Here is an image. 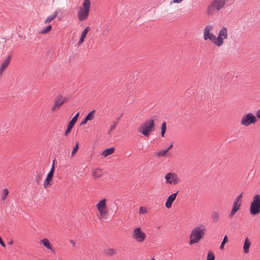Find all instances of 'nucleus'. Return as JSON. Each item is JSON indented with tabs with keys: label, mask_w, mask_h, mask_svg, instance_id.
<instances>
[{
	"label": "nucleus",
	"mask_w": 260,
	"mask_h": 260,
	"mask_svg": "<svg viewBox=\"0 0 260 260\" xmlns=\"http://www.w3.org/2000/svg\"><path fill=\"white\" fill-rule=\"evenodd\" d=\"M206 232V226L203 224H199L194 228L189 235V244L192 245L199 243L205 236Z\"/></svg>",
	"instance_id": "obj_1"
},
{
	"label": "nucleus",
	"mask_w": 260,
	"mask_h": 260,
	"mask_svg": "<svg viewBox=\"0 0 260 260\" xmlns=\"http://www.w3.org/2000/svg\"><path fill=\"white\" fill-rule=\"evenodd\" d=\"M154 129V120L153 119H150L142 123L138 128V131L145 137H148Z\"/></svg>",
	"instance_id": "obj_2"
},
{
	"label": "nucleus",
	"mask_w": 260,
	"mask_h": 260,
	"mask_svg": "<svg viewBox=\"0 0 260 260\" xmlns=\"http://www.w3.org/2000/svg\"><path fill=\"white\" fill-rule=\"evenodd\" d=\"M228 30L226 27L222 26L215 36L214 45L217 47H221L224 43V41L228 39Z\"/></svg>",
	"instance_id": "obj_3"
},
{
	"label": "nucleus",
	"mask_w": 260,
	"mask_h": 260,
	"mask_svg": "<svg viewBox=\"0 0 260 260\" xmlns=\"http://www.w3.org/2000/svg\"><path fill=\"white\" fill-rule=\"evenodd\" d=\"M257 122L255 115L251 112L244 114L240 119V123L244 127L254 125Z\"/></svg>",
	"instance_id": "obj_4"
},
{
	"label": "nucleus",
	"mask_w": 260,
	"mask_h": 260,
	"mask_svg": "<svg viewBox=\"0 0 260 260\" xmlns=\"http://www.w3.org/2000/svg\"><path fill=\"white\" fill-rule=\"evenodd\" d=\"M228 0H214L207 8V14L212 15L223 8Z\"/></svg>",
	"instance_id": "obj_5"
},
{
	"label": "nucleus",
	"mask_w": 260,
	"mask_h": 260,
	"mask_svg": "<svg viewBox=\"0 0 260 260\" xmlns=\"http://www.w3.org/2000/svg\"><path fill=\"white\" fill-rule=\"evenodd\" d=\"M90 8V0H83L82 7L78 12V17L79 21L86 20L89 15Z\"/></svg>",
	"instance_id": "obj_6"
},
{
	"label": "nucleus",
	"mask_w": 260,
	"mask_h": 260,
	"mask_svg": "<svg viewBox=\"0 0 260 260\" xmlns=\"http://www.w3.org/2000/svg\"><path fill=\"white\" fill-rule=\"evenodd\" d=\"M213 28L212 24L206 25L203 30V37L204 41H210L214 44L216 35L213 32Z\"/></svg>",
	"instance_id": "obj_7"
},
{
	"label": "nucleus",
	"mask_w": 260,
	"mask_h": 260,
	"mask_svg": "<svg viewBox=\"0 0 260 260\" xmlns=\"http://www.w3.org/2000/svg\"><path fill=\"white\" fill-rule=\"evenodd\" d=\"M165 179L166 183L170 185H175L181 182L180 178L174 173H167L165 176Z\"/></svg>",
	"instance_id": "obj_8"
},
{
	"label": "nucleus",
	"mask_w": 260,
	"mask_h": 260,
	"mask_svg": "<svg viewBox=\"0 0 260 260\" xmlns=\"http://www.w3.org/2000/svg\"><path fill=\"white\" fill-rule=\"evenodd\" d=\"M54 161L55 160H53L52 168L44 181L43 186L44 188L50 187L53 184V178L55 171Z\"/></svg>",
	"instance_id": "obj_9"
},
{
	"label": "nucleus",
	"mask_w": 260,
	"mask_h": 260,
	"mask_svg": "<svg viewBox=\"0 0 260 260\" xmlns=\"http://www.w3.org/2000/svg\"><path fill=\"white\" fill-rule=\"evenodd\" d=\"M132 236L139 242H144L146 237V234L142 231L140 228H137L134 230Z\"/></svg>",
	"instance_id": "obj_10"
},
{
	"label": "nucleus",
	"mask_w": 260,
	"mask_h": 260,
	"mask_svg": "<svg viewBox=\"0 0 260 260\" xmlns=\"http://www.w3.org/2000/svg\"><path fill=\"white\" fill-rule=\"evenodd\" d=\"M250 211H260V195L255 194L251 203Z\"/></svg>",
	"instance_id": "obj_11"
},
{
	"label": "nucleus",
	"mask_w": 260,
	"mask_h": 260,
	"mask_svg": "<svg viewBox=\"0 0 260 260\" xmlns=\"http://www.w3.org/2000/svg\"><path fill=\"white\" fill-rule=\"evenodd\" d=\"M243 198V192L239 194L234 200L232 211H238L241 210Z\"/></svg>",
	"instance_id": "obj_12"
},
{
	"label": "nucleus",
	"mask_w": 260,
	"mask_h": 260,
	"mask_svg": "<svg viewBox=\"0 0 260 260\" xmlns=\"http://www.w3.org/2000/svg\"><path fill=\"white\" fill-rule=\"evenodd\" d=\"M66 102V98L61 96L58 97L55 101L53 106L52 107L51 110L53 112L56 111L59 109L60 107Z\"/></svg>",
	"instance_id": "obj_13"
},
{
	"label": "nucleus",
	"mask_w": 260,
	"mask_h": 260,
	"mask_svg": "<svg viewBox=\"0 0 260 260\" xmlns=\"http://www.w3.org/2000/svg\"><path fill=\"white\" fill-rule=\"evenodd\" d=\"M79 115V113H77L69 123L68 125V128L64 133V135L66 136H67L68 134L71 132L72 128L73 127L74 125L77 122Z\"/></svg>",
	"instance_id": "obj_14"
},
{
	"label": "nucleus",
	"mask_w": 260,
	"mask_h": 260,
	"mask_svg": "<svg viewBox=\"0 0 260 260\" xmlns=\"http://www.w3.org/2000/svg\"><path fill=\"white\" fill-rule=\"evenodd\" d=\"M178 192V191H177L176 193H173L168 197L165 204V206L168 209H169L171 207L172 204L175 201Z\"/></svg>",
	"instance_id": "obj_15"
},
{
	"label": "nucleus",
	"mask_w": 260,
	"mask_h": 260,
	"mask_svg": "<svg viewBox=\"0 0 260 260\" xmlns=\"http://www.w3.org/2000/svg\"><path fill=\"white\" fill-rule=\"evenodd\" d=\"M90 30V27L89 26H87L84 28V29L83 30V31L82 32L80 38L78 42V46H80L83 43L87 33L89 32V31Z\"/></svg>",
	"instance_id": "obj_16"
},
{
	"label": "nucleus",
	"mask_w": 260,
	"mask_h": 260,
	"mask_svg": "<svg viewBox=\"0 0 260 260\" xmlns=\"http://www.w3.org/2000/svg\"><path fill=\"white\" fill-rule=\"evenodd\" d=\"M96 208L99 211H103L106 210V199H103L100 200L96 204Z\"/></svg>",
	"instance_id": "obj_17"
},
{
	"label": "nucleus",
	"mask_w": 260,
	"mask_h": 260,
	"mask_svg": "<svg viewBox=\"0 0 260 260\" xmlns=\"http://www.w3.org/2000/svg\"><path fill=\"white\" fill-rule=\"evenodd\" d=\"M11 56H9L8 58L2 63L0 68V75H2L4 71L9 66L11 60Z\"/></svg>",
	"instance_id": "obj_18"
},
{
	"label": "nucleus",
	"mask_w": 260,
	"mask_h": 260,
	"mask_svg": "<svg viewBox=\"0 0 260 260\" xmlns=\"http://www.w3.org/2000/svg\"><path fill=\"white\" fill-rule=\"evenodd\" d=\"M98 217L102 221H107L111 219L112 216L110 215L108 212H99L97 214Z\"/></svg>",
	"instance_id": "obj_19"
},
{
	"label": "nucleus",
	"mask_w": 260,
	"mask_h": 260,
	"mask_svg": "<svg viewBox=\"0 0 260 260\" xmlns=\"http://www.w3.org/2000/svg\"><path fill=\"white\" fill-rule=\"evenodd\" d=\"M103 174L104 173L102 169L100 168H96L94 170L92 174V176L94 179H96L102 177Z\"/></svg>",
	"instance_id": "obj_20"
},
{
	"label": "nucleus",
	"mask_w": 260,
	"mask_h": 260,
	"mask_svg": "<svg viewBox=\"0 0 260 260\" xmlns=\"http://www.w3.org/2000/svg\"><path fill=\"white\" fill-rule=\"evenodd\" d=\"M40 244L43 245L47 249L51 250V251H53V249L52 248L48 239L44 238L40 240Z\"/></svg>",
	"instance_id": "obj_21"
},
{
	"label": "nucleus",
	"mask_w": 260,
	"mask_h": 260,
	"mask_svg": "<svg viewBox=\"0 0 260 260\" xmlns=\"http://www.w3.org/2000/svg\"><path fill=\"white\" fill-rule=\"evenodd\" d=\"M117 250L114 248H107L104 250V253L108 256H112L116 254Z\"/></svg>",
	"instance_id": "obj_22"
},
{
	"label": "nucleus",
	"mask_w": 260,
	"mask_h": 260,
	"mask_svg": "<svg viewBox=\"0 0 260 260\" xmlns=\"http://www.w3.org/2000/svg\"><path fill=\"white\" fill-rule=\"evenodd\" d=\"M115 151V148L114 147H111L110 148L106 149L102 151L101 153V155L104 157H107L108 155L112 154Z\"/></svg>",
	"instance_id": "obj_23"
},
{
	"label": "nucleus",
	"mask_w": 260,
	"mask_h": 260,
	"mask_svg": "<svg viewBox=\"0 0 260 260\" xmlns=\"http://www.w3.org/2000/svg\"><path fill=\"white\" fill-rule=\"evenodd\" d=\"M251 245L249 239L246 238L245 240V242L243 245V251L245 253H248L249 251V247Z\"/></svg>",
	"instance_id": "obj_24"
},
{
	"label": "nucleus",
	"mask_w": 260,
	"mask_h": 260,
	"mask_svg": "<svg viewBox=\"0 0 260 260\" xmlns=\"http://www.w3.org/2000/svg\"><path fill=\"white\" fill-rule=\"evenodd\" d=\"M58 15V12L57 11H55L54 13L47 17V18L44 20V23L45 24H48L52 20H53L54 19H55Z\"/></svg>",
	"instance_id": "obj_25"
},
{
	"label": "nucleus",
	"mask_w": 260,
	"mask_h": 260,
	"mask_svg": "<svg viewBox=\"0 0 260 260\" xmlns=\"http://www.w3.org/2000/svg\"><path fill=\"white\" fill-rule=\"evenodd\" d=\"M52 26L51 25H49L48 26H47V27H46L45 28H43L41 31H40V34L41 35H45V34H49L52 30Z\"/></svg>",
	"instance_id": "obj_26"
},
{
	"label": "nucleus",
	"mask_w": 260,
	"mask_h": 260,
	"mask_svg": "<svg viewBox=\"0 0 260 260\" xmlns=\"http://www.w3.org/2000/svg\"><path fill=\"white\" fill-rule=\"evenodd\" d=\"M9 191L7 188H4L2 190V200L5 201L7 198Z\"/></svg>",
	"instance_id": "obj_27"
},
{
	"label": "nucleus",
	"mask_w": 260,
	"mask_h": 260,
	"mask_svg": "<svg viewBox=\"0 0 260 260\" xmlns=\"http://www.w3.org/2000/svg\"><path fill=\"white\" fill-rule=\"evenodd\" d=\"M211 218L213 222H215L218 221L219 215L218 212H213L211 215Z\"/></svg>",
	"instance_id": "obj_28"
},
{
	"label": "nucleus",
	"mask_w": 260,
	"mask_h": 260,
	"mask_svg": "<svg viewBox=\"0 0 260 260\" xmlns=\"http://www.w3.org/2000/svg\"><path fill=\"white\" fill-rule=\"evenodd\" d=\"M95 111V110H93L92 111H91L86 116V118L89 121V120H92L93 119L94 117Z\"/></svg>",
	"instance_id": "obj_29"
},
{
	"label": "nucleus",
	"mask_w": 260,
	"mask_h": 260,
	"mask_svg": "<svg viewBox=\"0 0 260 260\" xmlns=\"http://www.w3.org/2000/svg\"><path fill=\"white\" fill-rule=\"evenodd\" d=\"M166 129H167L166 123L165 122H164L161 124V135L162 137H164L165 136Z\"/></svg>",
	"instance_id": "obj_30"
},
{
	"label": "nucleus",
	"mask_w": 260,
	"mask_h": 260,
	"mask_svg": "<svg viewBox=\"0 0 260 260\" xmlns=\"http://www.w3.org/2000/svg\"><path fill=\"white\" fill-rule=\"evenodd\" d=\"M228 242V238L226 236H225L223 238V241H222L220 246V249L222 250L224 249V245Z\"/></svg>",
	"instance_id": "obj_31"
},
{
	"label": "nucleus",
	"mask_w": 260,
	"mask_h": 260,
	"mask_svg": "<svg viewBox=\"0 0 260 260\" xmlns=\"http://www.w3.org/2000/svg\"><path fill=\"white\" fill-rule=\"evenodd\" d=\"M215 256L213 253L210 251L208 252L206 260H214Z\"/></svg>",
	"instance_id": "obj_32"
},
{
	"label": "nucleus",
	"mask_w": 260,
	"mask_h": 260,
	"mask_svg": "<svg viewBox=\"0 0 260 260\" xmlns=\"http://www.w3.org/2000/svg\"><path fill=\"white\" fill-rule=\"evenodd\" d=\"M168 152V150H163L159 151L157 152L156 155L157 157H160V156H164L166 154L167 152Z\"/></svg>",
	"instance_id": "obj_33"
},
{
	"label": "nucleus",
	"mask_w": 260,
	"mask_h": 260,
	"mask_svg": "<svg viewBox=\"0 0 260 260\" xmlns=\"http://www.w3.org/2000/svg\"><path fill=\"white\" fill-rule=\"evenodd\" d=\"M78 143L77 142L76 144V145L73 148V149L72 151V153H71V156H73L76 153L78 149Z\"/></svg>",
	"instance_id": "obj_34"
},
{
	"label": "nucleus",
	"mask_w": 260,
	"mask_h": 260,
	"mask_svg": "<svg viewBox=\"0 0 260 260\" xmlns=\"http://www.w3.org/2000/svg\"><path fill=\"white\" fill-rule=\"evenodd\" d=\"M255 116L256 117L257 121L258 120L260 121V108L256 110Z\"/></svg>",
	"instance_id": "obj_35"
},
{
	"label": "nucleus",
	"mask_w": 260,
	"mask_h": 260,
	"mask_svg": "<svg viewBox=\"0 0 260 260\" xmlns=\"http://www.w3.org/2000/svg\"><path fill=\"white\" fill-rule=\"evenodd\" d=\"M35 181L37 182V183H39L40 181L42 179V175H38L36 176L35 177Z\"/></svg>",
	"instance_id": "obj_36"
},
{
	"label": "nucleus",
	"mask_w": 260,
	"mask_h": 260,
	"mask_svg": "<svg viewBox=\"0 0 260 260\" xmlns=\"http://www.w3.org/2000/svg\"><path fill=\"white\" fill-rule=\"evenodd\" d=\"M117 122H114L113 124L111 126L110 128V131L109 132L108 134H110L111 132H112V131H113L115 128L116 127V125H117Z\"/></svg>",
	"instance_id": "obj_37"
},
{
	"label": "nucleus",
	"mask_w": 260,
	"mask_h": 260,
	"mask_svg": "<svg viewBox=\"0 0 260 260\" xmlns=\"http://www.w3.org/2000/svg\"><path fill=\"white\" fill-rule=\"evenodd\" d=\"M0 244L3 247H6V245L4 243V242H3L1 237L0 236Z\"/></svg>",
	"instance_id": "obj_38"
},
{
	"label": "nucleus",
	"mask_w": 260,
	"mask_h": 260,
	"mask_svg": "<svg viewBox=\"0 0 260 260\" xmlns=\"http://www.w3.org/2000/svg\"><path fill=\"white\" fill-rule=\"evenodd\" d=\"M183 0H173L171 3L179 4L181 3Z\"/></svg>",
	"instance_id": "obj_39"
},
{
	"label": "nucleus",
	"mask_w": 260,
	"mask_h": 260,
	"mask_svg": "<svg viewBox=\"0 0 260 260\" xmlns=\"http://www.w3.org/2000/svg\"><path fill=\"white\" fill-rule=\"evenodd\" d=\"M70 243L73 247H75L76 246V243L74 240H70Z\"/></svg>",
	"instance_id": "obj_40"
},
{
	"label": "nucleus",
	"mask_w": 260,
	"mask_h": 260,
	"mask_svg": "<svg viewBox=\"0 0 260 260\" xmlns=\"http://www.w3.org/2000/svg\"><path fill=\"white\" fill-rule=\"evenodd\" d=\"M88 121V120L86 118H85L84 120L82 122L81 124L83 125L86 124Z\"/></svg>",
	"instance_id": "obj_41"
},
{
	"label": "nucleus",
	"mask_w": 260,
	"mask_h": 260,
	"mask_svg": "<svg viewBox=\"0 0 260 260\" xmlns=\"http://www.w3.org/2000/svg\"><path fill=\"white\" fill-rule=\"evenodd\" d=\"M172 147H173V144H171L170 145V146H169V147H168L167 149H166V150H168V151H169V150H170Z\"/></svg>",
	"instance_id": "obj_42"
},
{
	"label": "nucleus",
	"mask_w": 260,
	"mask_h": 260,
	"mask_svg": "<svg viewBox=\"0 0 260 260\" xmlns=\"http://www.w3.org/2000/svg\"><path fill=\"white\" fill-rule=\"evenodd\" d=\"M235 213V212H231V213L229 215V217L230 218L232 217L234 215Z\"/></svg>",
	"instance_id": "obj_43"
},
{
	"label": "nucleus",
	"mask_w": 260,
	"mask_h": 260,
	"mask_svg": "<svg viewBox=\"0 0 260 260\" xmlns=\"http://www.w3.org/2000/svg\"><path fill=\"white\" fill-rule=\"evenodd\" d=\"M8 244L9 245H13V241L12 240H10L9 242H8Z\"/></svg>",
	"instance_id": "obj_44"
},
{
	"label": "nucleus",
	"mask_w": 260,
	"mask_h": 260,
	"mask_svg": "<svg viewBox=\"0 0 260 260\" xmlns=\"http://www.w3.org/2000/svg\"><path fill=\"white\" fill-rule=\"evenodd\" d=\"M145 209H144L143 207L140 208V211H144Z\"/></svg>",
	"instance_id": "obj_45"
},
{
	"label": "nucleus",
	"mask_w": 260,
	"mask_h": 260,
	"mask_svg": "<svg viewBox=\"0 0 260 260\" xmlns=\"http://www.w3.org/2000/svg\"><path fill=\"white\" fill-rule=\"evenodd\" d=\"M259 212H250V213L253 215H256Z\"/></svg>",
	"instance_id": "obj_46"
},
{
	"label": "nucleus",
	"mask_w": 260,
	"mask_h": 260,
	"mask_svg": "<svg viewBox=\"0 0 260 260\" xmlns=\"http://www.w3.org/2000/svg\"><path fill=\"white\" fill-rule=\"evenodd\" d=\"M150 260H156V259L153 257H151Z\"/></svg>",
	"instance_id": "obj_47"
}]
</instances>
